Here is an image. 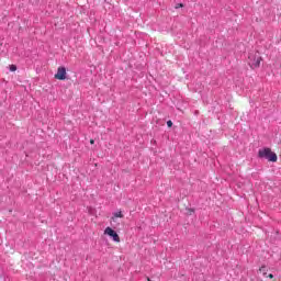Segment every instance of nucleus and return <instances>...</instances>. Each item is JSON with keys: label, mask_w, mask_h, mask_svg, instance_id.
<instances>
[{"label": "nucleus", "mask_w": 281, "mask_h": 281, "mask_svg": "<svg viewBox=\"0 0 281 281\" xmlns=\"http://www.w3.org/2000/svg\"><path fill=\"white\" fill-rule=\"evenodd\" d=\"M258 158L267 159L268 161H272V164H276V161H278V155L271 151V148L259 149Z\"/></svg>", "instance_id": "obj_1"}, {"label": "nucleus", "mask_w": 281, "mask_h": 281, "mask_svg": "<svg viewBox=\"0 0 281 281\" xmlns=\"http://www.w3.org/2000/svg\"><path fill=\"white\" fill-rule=\"evenodd\" d=\"M262 63V57L258 53H249L248 55V65L251 69H258Z\"/></svg>", "instance_id": "obj_2"}, {"label": "nucleus", "mask_w": 281, "mask_h": 281, "mask_svg": "<svg viewBox=\"0 0 281 281\" xmlns=\"http://www.w3.org/2000/svg\"><path fill=\"white\" fill-rule=\"evenodd\" d=\"M55 79L56 80H67V68L65 67H59L57 69V72L55 74Z\"/></svg>", "instance_id": "obj_3"}, {"label": "nucleus", "mask_w": 281, "mask_h": 281, "mask_svg": "<svg viewBox=\"0 0 281 281\" xmlns=\"http://www.w3.org/2000/svg\"><path fill=\"white\" fill-rule=\"evenodd\" d=\"M104 234H106V236H110L114 240V243H120V235H117V233L113 231V228L106 227L104 229Z\"/></svg>", "instance_id": "obj_4"}, {"label": "nucleus", "mask_w": 281, "mask_h": 281, "mask_svg": "<svg viewBox=\"0 0 281 281\" xmlns=\"http://www.w3.org/2000/svg\"><path fill=\"white\" fill-rule=\"evenodd\" d=\"M115 218H124V214H122V212H116L113 214L112 216V221H115Z\"/></svg>", "instance_id": "obj_5"}, {"label": "nucleus", "mask_w": 281, "mask_h": 281, "mask_svg": "<svg viewBox=\"0 0 281 281\" xmlns=\"http://www.w3.org/2000/svg\"><path fill=\"white\" fill-rule=\"evenodd\" d=\"M259 271H260V273H263V276H266L267 274V267H261L259 269Z\"/></svg>", "instance_id": "obj_6"}, {"label": "nucleus", "mask_w": 281, "mask_h": 281, "mask_svg": "<svg viewBox=\"0 0 281 281\" xmlns=\"http://www.w3.org/2000/svg\"><path fill=\"white\" fill-rule=\"evenodd\" d=\"M9 69L10 71H16V65H10Z\"/></svg>", "instance_id": "obj_7"}, {"label": "nucleus", "mask_w": 281, "mask_h": 281, "mask_svg": "<svg viewBox=\"0 0 281 281\" xmlns=\"http://www.w3.org/2000/svg\"><path fill=\"white\" fill-rule=\"evenodd\" d=\"M167 126L170 128V127H172V121H167Z\"/></svg>", "instance_id": "obj_8"}, {"label": "nucleus", "mask_w": 281, "mask_h": 281, "mask_svg": "<svg viewBox=\"0 0 281 281\" xmlns=\"http://www.w3.org/2000/svg\"><path fill=\"white\" fill-rule=\"evenodd\" d=\"M190 214H194V209H189Z\"/></svg>", "instance_id": "obj_9"}, {"label": "nucleus", "mask_w": 281, "mask_h": 281, "mask_svg": "<svg viewBox=\"0 0 281 281\" xmlns=\"http://www.w3.org/2000/svg\"><path fill=\"white\" fill-rule=\"evenodd\" d=\"M176 8H183V4L180 3V4H178Z\"/></svg>", "instance_id": "obj_10"}, {"label": "nucleus", "mask_w": 281, "mask_h": 281, "mask_svg": "<svg viewBox=\"0 0 281 281\" xmlns=\"http://www.w3.org/2000/svg\"><path fill=\"white\" fill-rule=\"evenodd\" d=\"M268 278H270V280H273V274H269Z\"/></svg>", "instance_id": "obj_11"}, {"label": "nucleus", "mask_w": 281, "mask_h": 281, "mask_svg": "<svg viewBox=\"0 0 281 281\" xmlns=\"http://www.w3.org/2000/svg\"><path fill=\"white\" fill-rule=\"evenodd\" d=\"M90 144H95V140L91 139V140H90Z\"/></svg>", "instance_id": "obj_12"}]
</instances>
